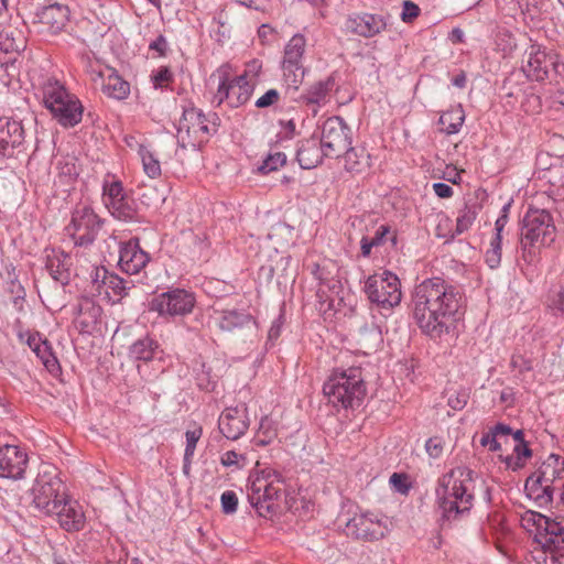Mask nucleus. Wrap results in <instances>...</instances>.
I'll return each instance as SVG.
<instances>
[{"label":"nucleus","instance_id":"nucleus-31","mask_svg":"<svg viewBox=\"0 0 564 564\" xmlns=\"http://www.w3.org/2000/svg\"><path fill=\"white\" fill-rule=\"evenodd\" d=\"M72 258L62 250L52 249L46 253V269L51 276L62 284L68 282Z\"/></svg>","mask_w":564,"mask_h":564},{"label":"nucleus","instance_id":"nucleus-32","mask_svg":"<svg viewBox=\"0 0 564 564\" xmlns=\"http://www.w3.org/2000/svg\"><path fill=\"white\" fill-rule=\"evenodd\" d=\"M323 156H325L323 147L314 138L302 141L296 151L297 162L305 170L317 166L322 162Z\"/></svg>","mask_w":564,"mask_h":564},{"label":"nucleus","instance_id":"nucleus-20","mask_svg":"<svg viewBox=\"0 0 564 564\" xmlns=\"http://www.w3.org/2000/svg\"><path fill=\"white\" fill-rule=\"evenodd\" d=\"M149 261L150 256L141 249L139 239H130L120 245L118 264L127 274H138Z\"/></svg>","mask_w":564,"mask_h":564},{"label":"nucleus","instance_id":"nucleus-25","mask_svg":"<svg viewBox=\"0 0 564 564\" xmlns=\"http://www.w3.org/2000/svg\"><path fill=\"white\" fill-rule=\"evenodd\" d=\"M26 344L50 373L56 376L59 372V362L47 339H43L39 334H28Z\"/></svg>","mask_w":564,"mask_h":564},{"label":"nucleus","instance_id":"nucleus-33","mask_svg":"<svg viewBox=\"0 0 564 564\" xmlns=\"http://www.w3.org/2000/svg\"><path fill=\"white\" fill-rule=\"evenodd\" d=\"M524 490L529 498L533 499L540 507H543L553 501L555 487H550L536 473H533L527 478Z\"/></svg>","mask_w":564,"mask_h":564},{"label":"nucleus","instance_id":"nucleus-11","mask_svg":"<svg viewBox=\"0 0 564 564\" xmlns=\"http://www.w3.org/2000/svg\"><path fill=\"white\" fill-rule=\"evenodd\" d=\"M474 477L475 471L465 466L453 468L438 479L436 495L446 496L460 503L468 500L474 505Z\"/></svg>","mask_w":564,"mask_h":564},{"label":"nucleus","instance_id":"nucleus-37","mask_svg":"<svg viewBox=\"0 0 564 564\" xmlns=\"http://www.w3.org/2000/svg\"><path fill=\"white\" fill-rule=\"evenodd\" d=\"M160 352V345L150 336L135 340L129 348L130 357L137 360L150 361Z\"/></svg>","mask_w":564,"mask_h":564},{"label":"nucleus","instance_id":"nucleus-8","mask_svg":"<svg viewBox=\"0 0 564 564\" xmlns=\"http://www.w3.org/2000/svg\"><path fill=\"white\" fill-rule=\"evenodd\" d=\"M364 291L371 303L384 310L399 305L402 297L400 280L390 271L368 276Z\"/></svg>","mask_w":564,"mask_h":564},{"label":"nucleus","instance_id":"nucleus-7","mask_svg":"<svg viewBox=\"0 0 564 564\" xmlns=\"http://www.w3.org/2000/svg\"><path fill=\"white\" fill-rule=\"evenodd\" d=\"M521 69L530 80H556L564 74V64L554 52L531 45L523 54Z\"/></svg>","mask_w":564,"mask_h":564},{"label":"nucleus","instance_id":"nucleus-52","mask_svg":"<svg viewBox=\"0 0 564 564\" xmlns=\"http://www.w3.org/2000/svg\"><path fill=\"white\" fill-rule=\"evenodd\" d=\"M127 195L124 194L123 192V187H122V184L118 181L116 182H111L110 184H106L104 186V196H102V199H104V203H105V206L108 207V203L109 202H115V200H120L122 199L123 197H126Z\"/></svg>","mask_w":564,"mask_h":564},{"label":"nucleus","instance_id":"nucleus-41","mask_svg":"<svg viewBox=\"0 0 564 564\" xmlns=\"http://www.w3.org/2000/svg\"><path fill=\"white\" fill-rule=\"evenodd\" d=\"M253 323V318L250 314L231 310L223 312L219 321V327L223 330L232 332L236 328H241Z\"/></svg>","mask_w":564,"mask_h":564},{"label":"nucleus","instance_id":"nucleus-18","mask_svg":"<svg viewBox=\"0 0 564 564\" xmlns=\"http://www.w3.org/2000/svg\"><path fill=\"white\" fill-rule=\"evenodd\" d=\"M28 465V455L19 446L0 445V477L21 479Z\"/></svg>","mask_w":564,"mask_h":564},{"label":"nucleus","instance_id":"nucleus-4","mask_svg":"<svg viewBox=\"0 0 564 564\" xmlns=\"http://www.w3.org/2000/svg\"><path fill=\"white\" fill-rule=\"evenodd\" d=\"M34 507L45 514H53L66 497L65 486L57 468L52 464H41L31 488Z\"/></svg>","mask_w":564,"mask_h":564},{"label":"nucleus","instance_id":"nucleus-55","mask_svg":"<svg viewBox=\"0 0 564 564\" xmlns=\"http://www.w3.org/2000/svg\"><path fill=\"white\" fill-rule=\"evenodd\" d=\"M221 510L225 514H232L237 511L238 497L232 490H226L220 496Z\"/></svg>","mask_w":564,"mask_h":564},{"label":"nucleus","instance_id":"nucleus-53","mask_svg":"<svg viewBox=\"0 0 564 564\" xmlns=\"http://www.w3.org/2000/svg\"><path fill=\"white\" fill-rule=\"evenodd\" d=\"M311 273L314 278L319 282L321 285H326L328 288H335V282L333 281L332 272L328 270L327 265L314 263L311 269Z\"/></svg>","mask_w":564,"mask_h":564},{"label":"nucleus","instance_id":"nucleus-54","mask_svg":"<svg viewBox=\"0 0 564 564\" xmlns=\"http://www.w3.org/2000/svg\"><path fill=\"white\" fill-rule=\"evenodd\" d=\"M547 305L551 310L564 314V286L555 288L550 291Z\"/></svg>","mask_w":564,"mask_h":564},{"label":"nucleus","instance_id":"nucleus-10","mask_svg":"<svg viewBox=\"0 0 564 564\" xmlns=\"http://www.w3.org/2000/svg\"><path fill=\"white\" fill-rule=\"evenodd\" d=\"M102 224V219L90 206L77 205L65 230L75 246L88 247L96 240Z\"/></svg>","mask_w":564,"mask_h":564},{"label":"nucleus","instance_id":"nucleus-3","mask_svg":"<svg viewBox=\"0 0 564 564\" xmlns=\"http://www.w3.org/2000/svg\"><path fill=\"white\" fill-rule=\"evenodd\" d=\"M219 117L215 112L207 116L200 109L191 107L183 111L177 126V144L182 149H199L208 137L217 131Z\"/></svg>","mask_w":564,"mask_h":564},{"label":"nucleus","instance_id":"nucleus-2","mask_svg":"<svg viewBox=\"0 0 564 564\" xmlns=\"http://www.w3.org/2000/svg\"><path fill=\"white\" fill-rule=\"evenodd\" d=\"M42 96L44 106L62 126L74 127L80 122L83 106L63 83L53 77L46 78L42 84Z\"/></svg>","mask_w":564,"mask_h":564},{"label":"nucleus","instance_id":"nucleus-44","mask_svg":"<svg viewBox=\"0 0 564 564\" xmlns=\"http://www.w3.org/2000/svg\"><path fill=\"white\" fill-rule=\"evenodd\" d=\"M334 86V80L332 78H327L326 80H321L315 83L310 87L307 93L302 96V99L307 104H321L326 100L328 93L332 90Z\"/></svg>","mask_w":564,"mask_h":564},{"label":"nucleus","instance_id":"nucleus-49","mask_svg":"<svg viewBox=\"0 0 564 564\" xmlns=\"http://www.w3.org/2000/svg\"><path fill=\"white\" fill-rule=\"evenodd\" d=\"M104 284L113 291L117 295H127L130 290V282L120 278L115 273H108L105 271Z\"/></svg>","mask_w":564,"mask_h":564},{"label":"nucleus","instance_id":"nucleus-48","mask_svg":"<svg viewBox=\"0 0 564 564\" xmlns=\"http://www.w3.org/2000/svg\"><path fill=\"white\" fill-rule=\"evenodd\" d=\"M444 397L448 406L455 411L463 410L470 398L468 390H445Z\"/></svg>","mask_w":564,"mask_h":564},{"label":"nucleus","instance_id":"nucleus-60","mask_svg":"<svg viewBox=\"0 0 564 564\" xmlns=\"http://www.w3.org/2000/svg\"><path fill=\"white\" fill-rule=\"evenodd\" d=\"M275 425H276L275 422L271 417H269L268 415H264L260 420L259 434H261L264 437L274 440L276 437V426Z\"/></svg>","mask_w":564,"mask_h":564},{"label":"nucleus","instance_id":"nucleus-38","mask_svg":"<svg viewBox=\"0 0 564 564\" xmlns=\"http://www.w3.org/2000/svg\"><path fill=\"white\" fill-rule=\"evenodd\" d=\"M382 344V334L375 323L366 324L358 332V345L365 354L376 351Z\"/></svg>","mask_w":564,"mask_h":564},{"label":"nucleus","instance_id":"nucleus-27","mask_svg":"<svg viewBox=\"0 0 564 564\" xmlns=\"http://www.w3.org/2000/svg\"><path fill=\"white\" fill-rule=\"evenodd\" d=\"M535 473L550 487L564 486V460L556 454H550Z\"/></svg>","mask_w":564,"mask_h":564},{"label":"nucleus","instance_id":"nucleus-21","mask_svg":"<svg viewBox=\"0 0 564 564\" xmlns=\"http://www.w3.org/2000/svg\"><path fill=\"white\" fill-rule=\"evenodd\" d=\"M347 534L365 541H377L384 536V528L367 514H356L346 523Z\"/></svg>","mask_w":564,"mask_h":564},{"label":"nucleus","instance_id":"nucleus-34","mask_svg":"<svg viewBox=\"0 0 564 564\" xmlns=\"http://www.w3.org/2000/svg\"><path fill=\"white\" fill-rule=\"evenodd\" d=\"M101 314L102 308L100 305L86 300L79 304L75 323L82 333H91L100 322Z\"/></svg>","mask_w":564,"mask_h":564},{"label":"nucleus","instance_id":"nucleus-47","mask_svg":"<svg viewBox=\"0 0 564 564\" xmlns=\"http://www.w3.org/2000/svg\"><path fill=\"white\" fill-rule=\"evenodd\" d=\"M501 241L502 237L495 234L490 241V248L485 253V261L490 269H496L501 262Z\"/></svg>","mask_w":564,"mask_h":564},{"label":"nucleus","instance_id":"nucleus-13","mask_svg":"<svg viewBox=\"0 0 564 564\" xmlns=\"http://www.w3.org/2000/svg\"><path fill=\"white\" fill-rule=\"evenodd\" d=\"M306 47V39L303 34H294L284 47L282 59L283 80L288 89L297 90L305 74L302 63Z\"/></svg>","mask_w":564,"mask_h":564},{"label":"nucleus","instance_id":"nucleus-23","mask_svg":"<svg viewBox=\"0 0 564 564\" xmlns=\"http://www.w3.org/2000/svg\"><path fill=\"white\" fill-rule=\"evenodd\" d=\"M387 28L383 17L378 14L365 13L350 17L346 21V29L351 33L364 37H372L381 33Z\"/></svg>","mask_w":564,"mask_h":564},{"label":"nucleus","instance_id":"nucleus-5","mask_svg":"<svg viewBox=\"0 0 564 564\" xmlns=\"http://www.w3.org/2000/svg\"><path fill=\"white\" fill-rule=\"evenodd\" d=\"M427 288H432L436 305V319L440 318V330L448 334L458 321L464 304L460 290L440 276L425 279Z\"/></svg>","mask_w":564,"mask_h":564},{"label":"nucleus","instance_id":"nucleus-50","mask_svg":"<svg viewBox=\"0 0 564 564\" xmlns=\"http://www.w3.org/2000/svg\"><path fill=\"white\" fill-rule=\"evenodd\" d=\"M510 366L513 372L523 375L524 378L527 375H531L533 369L532 359L520 352L512 355Z\"/></svg>","mask_w":564,"mask_h":564},{"label":"nucleus","instance_id":"nucleus-56","mask_svg":"<svg viewBox=\"0 0 564 564\" xmlns=\"http://www.w3.org/2000/svg\"><path fill=\"white\" fill-rule=\"evenodd\" d=\"M443 448L444 442L440 436L430 437L425 442V451L431 458H438L443 453Z\"/></svg>","mask_w":564,"mask_h":564},{"label":"nucleus","instance_id":"nucleus-30","mask_svg":"<svg viewBox=\"0 0 564 564\" xmlns=\"http://www.w3.org/2000/svg\"><path fill=\"white\" fill-rule=\"evenodd\" d=\"M558 518H552L544 516L536 511H525L521 518L522 525H532L536 530V541L544 545L546 538L550 535L552 530H558L556 527Z\"/></svg>","mask_w":564,"mask_h":564},{"label":"nucleus","instance_id":"nucleus-43","mask_svg":"<svg viewBox=\"0 0 564 564\" xmlns=\"http://www.w3.org/2000/svg\"><path fill=\"white\" fill-rule=\"evenodd\" d=\"M24 47L25 41L20 31L8 29L0 32V50L2 52H19Z\"/></svg>","mask_w":564,"mask_h":564},{"label":"nucleus","instance_id":"nucleus-64","mask_svg":"<svg viewBox=\"0 0 564 564\" xmlns=\"http://www.w3.org/2000/svg\"><path fill=\"white\" fill-rule=\"evenodd\" d=\"M390 484H392L395 487V489L401 494H405L409 491L406 477L403 474L393 473L390 477Z\"/></svg>","mask_w":564,"mask_h":564},{"label":"nucleus","instance_id":"nucleus-28","mask_svg":"<svg viewBox=\"0 0 564 564\" xmlns=\"http://www.w3.org/2000/svg\"><path fill=\"white\" fill-rule=\"evenodd\" d=\"M366 384L362 370L359 367L334 369L323 388H360Z\"/></svg>","mask_w":564,"mask_h":564},{"label":"nucleus","instance_id":"nucleus-42","mask_svg":"<svg viewBox=\"0 0 564 564\" xmlns=\"http://www.w3.org/2000/svg\"><path fill=\"white\" fill-rule=\"evenodd\" d=\"M479 210L480 206L476 202L466 203L459 210L453 237L455 235H462L463 232L467 231L476 220Z\"/></svg>","mask_w":564,"mask_h":564},{"label":"nucleus","instance_id":"nucleus-29","mask_svg":"<svg viewBox=\"0 0 564 564\" xmlns=\"http://www.w3.org/2000/svg\"><path fill=\"white\" fill-rule=\"evenodd\" d=\"M324 399L336 410L355 409L361 405L366 390H322Z\"/></svg>","mask_w":564,"mask_h":564},{"label":"nucleus","instance_id":"nucleus-12","mask_svg":"<svg viewBox=\"0 0 564 564\" xmlns=\"http://www.w3.org/2000/svg\"><path fill=\"white\" fill-rule=\"evenodd\" d=\"M281 497V487L265 478L258 477L248 487V501L263 518H272L282 512Z\"/></svg>","mask_w":564,"mask_h":564},{"label":"nucleus","instance_id":"nucleus-40","mask_svg":"<svg viewBox=\"0 0 564 564\" xmlns=\"http://www.w3.org/2000/svg\"><path fill=\"white\" fill-rule=\"evenodd\" d=\"M345 155V169L352 173L365 172L370 166V155L365 149L348 147Z\"/></svg>","mask_w":564,"mask_h":564},{"label":"nucleus","instance_id":"nucleus-14","mask_svg":"<svg viewBox=\"0 0 564 564\" xmlns=\"http://www.w3.org/2000/svg\"><path fill=\"white\" fill-rule=\"evenodd\" d=\"M319 143L326 158H339L351 145V129L340 117H330L322 126Z\"/></svg>","mask_w":564,"mask_h":564},{"label":"nucleus","instance_id":"nucleus-24","mask_svg":"<svg viewBox=\"0 0 564 564\" xmlns=\"http://www.w3.org/2000/svg\"><path fill=\"white\" fill-rule=\"evenodd\" d=\"M436 500L441 510L440 527L442 530L451 528L453 522L467 517L473 508V503L468 500L460 503L441 495H436Z\"/></svg>","mask_w":564,"mask_h":564},{"label":"nucleus","instance_id":"nucleus-22","mask_svg":"<svg viewBox=\"0 0 564 564\" xmlns=\"http://www.w3.org/2000/svg\"><path fill=\"white\" fill-rule=\"evenodd\" d=\"M58 518L59 525L67 532H77L84 529L86 518L83 508L77 501L68 499L67 496L56 511H53Z\"/></svg>","mask_w":564,"mask_h":564},{"label":"nucleus","instance_id":"nucleus-46","mask_svg":"<svg viewBox=\"0 0 564 564\" xmlns=\"http://www.w3.org/2000/svg\"><path fill=\"white\" fill-rule=\"evenodd\" d=\"M139 155L144 173L151 178L159 177L161 175V164L154 154L145 145H139Z\"/></svg>","mask_w":564,"mask_h":564},{"label":"nucleus","instance_id":"nucleus-59","mask_svg":"<svg viewBox=\"0 0 564 564\" xmlns=\"http://www.w3.org/2000/svg\"><path fill=\"white\" fill-rule=\"evenodd\" d=\"M280 100V93L276 89H269L260 98L256 100L257 108H268L275 105Z\"/></svg>","mask_w":564,"mask_h":564},{"label":"nucleus","instance_id":"nucleus-39","mask_svg":"<svg viewBox=\"0 0 564 564\" xmlns=\"http://www.w3.org/2000/svg\"><path fill=\"white\" fill-rule=\"evenodd\" d=\"M77 159L74 155H63L56 159V177L62 184H70L78 176Z\"/></svg>","mask_w":564,"mask_h":564},{"label":"nucleus","instance_id":"nucleus-35","mask_svg":"<svg viewBox=\"0 0 564 564\" xmlns=\"http://www.w3.org/2000/svg\"><path fill=\"white\" fill-rule=\"evenodd\" d=\"M107 78L102 82V93L113 99H126L130 94V85L113 68L106 67Z\"/></svg>","mask_w":564,"mask_h":564},{"label":"nucleus","instance_id":"nucleus-6","mask_svg":"<svg viewBox=\"0 0 564 564\" xmlns=\"http://www.w3.org/2000/svg\"><path fill=\"white\" fill-rule=\"evenodd\" d=\"M432 288H427L425 280L414 286L411 299V308L414 321L423 334L432 339H440L444 334L440 330L441 322L436 319V305Z\"/></svg>","mask_w":564,"mask_h":564},{"label":"nucleus","instance_id":"nucleus-9","mask_svg":"<svg viewBox=\"0 0 564 564\" xmlns=\"http://www.w3.org/2000/svg\"><path fill=\"white\" fill-rule=\"evenodd\" d=\"M210 80H217V91L214 95L213 102L220 106L224 101L232 108L246 104L254 89V82L245 80V77L230 78L226 69H218L210 76Z\"/></svg>","mask_w":564,"mask_h":564},{"label":"nucleus","instance_id":"nucleus-19","mask_svg":"<svg viewBox=\"0 0 564 564\" xmlns=\"http://www.w3.org/2000/svg\"><path fill=\"white\" fill-rule=\"evenodd\" d=\"M69 19L67 7L53 3L39 9L34 14L33 24L39 25V31L56 34L61 32Z\"/></svg>","mask_w":564,"mask_h":564},{"label":"nucleus","instance_id":"nucleus-61","mask_svg":"<svg viewBox=\"0 0 564 564\" xmlns=\"http://www.w3.org/2000/svg\"><path fill=\"white\" fill-rule=\"evenodd\" d=\"M420 14V8L417 4L410 0L403 2L401 19L403 22H411Z\"/></svg>","mask_w":564,"mask_h":564},{"label":"nucleus","instance_id":"nucleus-36","mask_svg":"<svg viewBox=\"0 0 564 564\" xmlns=\"http://www.w3.org/2000/svg\"><path fill=\"white\" fill-rule=\"evenodd\" d=\"M107 208L109 213L119 220L132 221L138 219L137 203L128 195L120 200L109 202Z\"/></svg>","mask_w":564,"mask_h":564},{"label":"nucleus","instance_id":"nucleus-57","mask_svg":"<svg viewBox=\"0 0 564 564\" xmlns=\"http://www.w3.org/2000/svg\"><path fill=\"white\" fill-rule=\"evenodd\" d=\"M261 70L262 62L259 59H252L249 63H247L243 74H241L239 77H245V80L254 82L256 85L257 78L259 77Z\"/></svg>","mask_w":564,"mask_h":564},{"label":"nucleus","instance_id":"nucleus-17","mask_svg":"<svg viewBox=\"0 0 564 564\" xmlns=\"http://www.w3.org/2000/svg\"><path fill=\"white\" fill-rule=\"evenodd\" d=\"M248 427V409L245 403L226 408L218 419L220 433L231 441L240 438Z\"/></svg>","mask_w":564,"mask_h":564},{"label":"nucleus","instance_id":"nucleus-26","mask_svg":"<svg viewBox=\"0 0 564 564\" xmlns=\"http://www.w3.org/2000/svg\"><path fill=\"white\" fill-rule=\"evenodd\" d=\"M556 527L558 530H552L543 545L544 564H564V519H558Z\"/></svg>","mask_w":564,"mask_h":564},{"label":"nucleus","instance_id":"nucleus-58","mask_svg":"<svg viewBox=\"0 0 564 564\" xmlns=\"http://www.w3.org/2000/svg\"><path fill=\"white\" fill-rule=\"evenodd\" d=\"M202 433H203L202 427H197L193 431H186V433H185L186 447H185V453H184V454H186V458L188 456H194L196 444L199 441Z\"/></svg>","mask_w":564,"mask_h":564},{"label":"nucleus","instance_id":"nucleus-1","mask_svg":"<svg viewBox=\"0 0 564 564\" xmlns=\"http://www.w3.org/2000/svg\"><path fill=\"white\" fill-rule=\"evenodd\" d=\"M555 231L553 218L547 210L530 208L523 217L520 238L524 261L534 262L540 248L554 241Z\"/></svg>","mask_w":564,"mask_h":564},{"label":"nucleus","instance_id":"nucleus-63","mask_svg":"<svg viewBox=\"0 0 564 564\" xmlns=\"http://www.w3.org/2000/svg\"><path fill=\"white\" fill-rule=\"evenodd\" d=\"M390 234V226L388 225H380L373 237L369 238V240H371V242L373 243L375 247H379L381 245H383L387 240V235Z\"/></svg>","mask_w":564,"mask_h":564},{"label":"nucleus","instance_id":"nucleus-15","mask_svg":"<svg viewBox=\"0 0 564 564\" xmlns=\"http://www.w3.org/2000/svg\"><path fill=\"white\" fill-rule=\"evenodd\" d=\"M196 299L192 292L184 289H173L152 299L150 311L160 316H184L192 313Z\"/></svg>","mask_w":564,"mask_h":564},{"label":"nucleus","instance_id":"nucleus-16","mask_svg":"<svg viewBox=\"0 0 564 564\" xmlns=\"http://www.w3.org/2000/svg\"><path fill=\"white\" fill-rule=\"evenodd\" d=\"M25 151V135L22 123L0 118V159L15 158Z\"/></svg>","mask_w":564,"mask_h":564},{"label":"nucleus","instance_id":"nucleus-51","mask_svg":"<svg viewBox=\"0 0 564 564\" xmlns=\"http://www.w3.org/2000/svg\"><path fill=\"white\" fill-rule=\"evenodd\" d=\"M285 162L286 155L282 152H275L267 156V159L259 166V171L263 174H267L283 166Z\"/></svg>","mask_w":564,"mask_h":564},{"label":"nucleus","instance_id":"nucleus-45","mask_svg":"<svg viewBox=\"0 0 564 564\" xmlns=\"http://www.w3.org/2000/svg\"><path fill=\"white\" fill-rule=\"evenodd\" d=\"M464 122L463 111H447L438 119L440 130L446 134H454L459 131Z\"/></svg>","mask_w":564,"mask_h":564},{"label":"nucleus","instance_id":"nucleus-62","mask_svg":"<svg viewBox=\"0 0 564 564\" xmlns=\"http://www.w3.org/2000/svg\"><path fill=\"white\" fill-rule=\"evenodd\" d=\"M480 445L488 446L491 452H498L501 449V445L497 441V436L490 430L481 435Z\"/></svg>","mask_w":564,"mask_h":564}]
</instances>
